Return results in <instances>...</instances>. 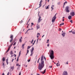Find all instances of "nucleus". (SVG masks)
Returning a JSON list of instances; mask_svg holds the SVG:
<instances>
[{"label": "nucleus", "mask_w": 75, "mask_h": 75, "mask_svg": "<svg viewBox=\"0 0 75 75\" xmlns=\"http://www.w3.org/2000/svg\"><path fill=\"white\" fill-rule=\"evenodd\" d=\"M25 44H23L22 45V47L23 48H24V46Z\"/></svg>", "instance_id": "c85d7f7f"}, {"label": "nucleus", "mask_w": 75, "mask_h": 75, "mask_svg": "<svg viewBox=\"0 0 75 75\" xmlns=\"http://www.w3.org/2000/svg\"><path fill=\"white\" fill-rule=\"evenodd\" d=\"M66 33H63L62 34V35L63 37H65V35Z\"/></svg>", "instance_id": "ddd939ff"}, {"label": "nucleus", "mask_w": 75, "mask_h": 75, "mask_svg": "<svg viewBox=\"0 0 75 75\" xmlns=\"http://www.w3.org/2000/svg\"><path fill=\"white\" fill-rule=\"evenodd\" d=\"M30 47H31V46H28V48H27V50H28V49H29V48H30Z\"/></svg>", "instance_id": "473e14b6"}, {"label": "nucleus", "mask_w": 75, "mask_h": 75, "mask_svg": "<svg viewBox=\"0 0 75 75\" xmlns=\"http://www.w3.org/2000/svg\"><path fill=\"white\" fill-rule=\"evenodd\" d=\"M70 14L71 16H72V17H74L75 16V13L74 12H72L70 13Z\"/></svg>", "instance_id": "0eeeda50"}, {"label": "nucleus", "mask_w": 75, "mask_h": 75, "mask_svg": "<svg viewBox=\"0 0 75 75\" xmlns=\"http://www.w3.org/2000/svg\"><path fill=\"white\" fill-rule=\"evenodd\" d=\"M10 38H11V39L10 40V42H12V41L13 40V35H11L10 36Z\"/></svg>", "instance_id": "423d86ee"}, {"label": "nucleus", "mask_w": 75, "mask_h": 75, "mask_svg": "<svg viewBox=\"0 0 75 75\" xmlns=\"http://www.w3.org/2000/svg\"><path fill=\"white\" fill-rule=\"evenodd\" d=\"M6 62V63H7V64L8 65V62Z\"/></svg>", "instance_id": "37998d69"}, {"label": "nucleus", "mask_w": 75, "mask_h": 75, "mask_svg": "<svg viewBox=\"0 0 75 75\" xmlns=\"http://www.w3.org/2000/svg\"><path fill=\"white\" fill-rule=\"evenodd\" d=\"M44 36V35H43V36H42V38Z\"/></svg>", "instance_id": "0e129e2a"}, {"label": "nucleus", "mask_w": 75, "mask_h": 75, "mask_svg": "<svg viewBox=\"0 0 75 75\" xmlns=\"http://www.w3.org/2000/svg\"><path fill=\"white\" fill-rule=\"evenodd\" d=\"M9 51L7 50V51H6V52H8V51Z\"/></svg>", "instance_id": "69168bd1"}, {"label": "nucleus", "mask_w": 75, "mask_h": 75, "mask_svg": "<svg viewBox=\"0 0 75 75\" xmlns=\"http://www.w3.org/2000/svg\"><path fill=\"white\" fill-rule=\"evenodd\" d=\"M54 5H52V6L51 7V8H52V10H54Z\"/></svg>", "instance_id": "4be33fe9"}, {"label": "nucleus", "mask_w": 75, "mask_h": 75, "mask_svg": "<svg viewBox=\"0 0 75 75\" xmlns=\"http://www.w3.org/2000/svg\"><path fill=\"white\" fill-rule=\"evenodd\" d=\"M14 59H12V62H13V61H14Z\"/></svg>", "instance_id": "49530a36"}, {"label": "nucleus", "mask_w": 75, "mask_h": 75, "mask_svg": "<svg viewBox=\"0 0 75 75\" xmlns=\"http://www.w3.org/2000/svg\"><path fill=\"white\" fill-rule=\"evenodd\" d=\"M68 18L69 19V20H71L72 18V16H69L68 17Z\"/></svg>", "instance_id": "4468645a"}, {"label": "nucleus", "mask_w": 75, "mask_h": 75, "mask_svg": "<svg viewBox=\"0 0 75 75\" xmlns=\"http://www.w3.org/2000/svg\"><path fill=\"white\" fill-rule=\"evenodd\" d=\"M22 41V40H21V38L19 39V42H21Z\"/></svg>", "instance_id": "c756f323"}, {"label": "nucleus", "mask_w": 75, "mask_h": 75, "mask_svg": "<svg viewBox=\"0 0 75 75\" xmlns=\"http://www.w3.org/2000/svg\"><path fill=\"white\" fill-rule=\"evenodd\" d=\"M29 52V50L27 49V54H28Z\"/></svg>", "instance_id": "e433bc0d"}, {"label": "nucleus", "mask_w": 75, "mask_h": 75, "mask_svg": "<svg viewBox=\"0 0 75 75\" xmlns=\"http://www.w3.org/2000/svg\"><path fill=\"white\" fill-rule=\"evenodd\" d=\"M34 43H33V45H34Z\"/></svg>", "instance_id": "774afa93"}, {"label": "nucleus", "mask_w": 75, "mask_h": 75, "mask_svg": "<svg viewBox=\"0 0 75 75\" xmlns=\"http://www.w3.org/2000/svg\"><path fill=\"white\" fill-rule=\"evenodd\" d=\"M16 66H18V67H20V65H19V64H16Z\"/></svg>", "instance_id": "cd10ccee"}, {"label": "nucleus", "mask_w": 75, "mask_h": 75, "mask_svg": "<svg viewBox=\"0 0 75 75\" xmlns=\"http://www.w3.org/2000/svg\"><path fill=\"white\" fill-rule=\"evenodd\" d=\"M2 61H5V57H4L2 58Z\"/></svg>", "instance_id": "aec40b11"}, {"label": "nucleus", "mask_w": 75, "mask_h": 75, "mask_svg": "<svg viewBox=\"0 0 75 75\" xmlns=\"http://www.w3.org/2000/svg\"><path fill=\"white\" fill-rule=\"evenodd\" d=\"M28 62H30V59L28 60Z\"/></svg>", "instance_id": "c03bdc74"}, {"label": "nucleus", "mask_w": 75, "mask_h": 75, "mask_svg": "<svg viewBox=\"0 0 75 75\" xmlns=\"http://www.w3.org/2000/svg\"><path fill=\"white\" fill-rule=\"evenodd\" d=\"M46 71V69H45L44 71V72H42V71H40L42 73V74H45V71Z\"/></svg>", "instance_id": "dca6fc26"}, {"label": "nucleus", "mask_w": 75, "mask_h": 75, "mask_svg": "<svg viewBox=\"0 0 75 75\" xmlns=\"http://www.w3.org/2000/svg\"><path fill=\"white\" fill-rule=\"evenodd\" d=\"M35 40L34 41V43H35Z\"/></svg>", "instance_id": "4d7b16f0"}, {"label": "nucleus", "mask_w": 75, "mask_h": 75, "mask_svg": "<svg viewBox=\"0 0 75 75\" xmlns=\"http://www.w3.org/2000/svg\"><path fill=\"white\" fill-rule=\"evenodd\" d=\"M50 57L51 59H53L54 58V51L53 50L51 51V53H50Z\"/></svg>", "instance_id": "f03ea898"}, {"label": "nucleus", "mask_w": 75, "mask_h": 75, "mask_svg": "<svg viewBox=\"0 0 75 75\" xmlns=\"http://www.w3.org/2000/svg\"><path fill=\"white\" fill-rule=\"evenodd\" d=\"M23 23V21L22 20H21V21L19 22V23H20V24H21L22 23Z\"/></svg>", "instance_id": "412c9836"}, {"label": "nucleus", "mask_w": 75, "mask_h": 75, "mask_svg": "<svg viewBox=\"0 0 75 75\" xmlns=\"http://www.w3.org/2000/svg\"><path fill=\"white\" fill-rule=\"evenodd\" d=\"M52 66H50L49 67V68H52Z\"/></svg>", "instance_id": "603ef678"}, {"label": "nucleus", "mask_w": 75, "mask_h": 75, "mask_svg": "<svg viewBox=\"0 0 75 75\" xmlns=\"http://www.w3.org/2000/svg\"><path fill=\"white\" fill-rule=\"evenodd\" d=\"M64 23H61L60 24V26H61V25H64Z\"/></svg>", "instance_id": "72a5a7b5"}, {"label": "nucleus", "mask_w": 75, "mask_h": 75, "mask_svg": "<svg viewBox=\"0 0 75 75\" xmlns=\"http://www.w3.org/2000/svg\"><path fill=\"white\" fill-rule=\"evenodd\" d=\"M36 27H37V30H38V28H40V25L38 24V25L36 26Z\"/></svg>", "instance_id": "9b49d317"}, {"label": "nucleus", "mask_w": 75, "mask_h": 75, "mask_svg": "<svg viewBox=\"0 0 75 75\" xmlns=\"http://www.w3.org/2000/svg\"><path fill=\"white\" fill-rule=\"evenodd\" d=\"M14 55H15V57H16V54H14Z\"/></svg>", "instance_id": "864d4df0"}, {"label": "nucleus", "mask_w": 75, "mask_h": 75, "mask_svg": "<svg viewBox=\"0 0 75 75\" xmlns=\"http://www.w3.org/2000/svg\"><path fill=\"white\" fill-rule=\"evenodd\" d=\"M2 65H3V68H4L5 67H4V62H3Z\"/></svg>", "instance_id": "b1692460"}, {"label": "nucleus", "mask_w": 75, "mask_h": 75, "mask_svg": "<svg viewBox=\"0 0 75 75\" xmlns=\"http://www.w3.org/2000/svg\"><path fill=\"white\" fill-rule=\"evenodd\" d=\"M50 45L49 44H48L47 45V46L48 47H49V46Z\"/></svg>", "instance_id": "3c124183"}, {"label": "nucleus", "mask_w": 75, "mask_h": 75, "mask_svg": "<svg viewBox=\"0 0 75 75\" xmlns=\"http://www.w3.org/2000/svg\"><path fill=\"white\" fill-rule=\"evenodd\" d=\"M65 3H67V1H66L64 3V5L63 6V8H64V5H65Z\"/></svg>", "instance_id": "a878e982"}, {"label": "nucleus", "mask_w": 75, "mask_h": 75, "mask_svg": "<svg viewBox=\"0 0 75 75\" xmlns=\"http://www.w3.org/2000/svg\"><path fill=\"white\" fill-rule=\"evenodd\" d=\"M44 58L45 60H46V58H45V57H44Z\"/></svg>", "instance_id": "de8ad7c7"}, {"label": "nucleus", "mask_w": 75, "mask_h": 75, "mask_svg": "<svg viewBox=\"0 0 75 75\" xmlns=\"http://www.w3.org/2000/svg\"><path fill=\"white\" fill-rule=\"evenodd\" d=\"M10 74V73H9V72H8L7 75H9Z\"/></svg>", "instance_id": "5fc2aeb1"}, {"label": "nucleus", "mask_w": 75, "mask_h": 75, "mask_svg": "<svg viewBox=\"0 0 75 75\" xmlns=\"http://www.w3.org/2000/svg\"><path fill=\"white\" fill-rule=\"evenodd\" d=\"M66 64H68V62H66Z\"/></svg>", "instance_id": "09e8293b"}, {"label": "nucleus", "mask_w": 75, "mask_h": 75, "mask_svg": "<svg viewBox=\"0 0 75 75\" xmlns=\"http://www.w3.org/2000/svg\"><path fill=\"white\" fill-rule=\"evenodd\" d=\"M13 55H11V57H13Z\"/></svg>", "instance_id": "e2e57ef3"}, {"label": "nucleus", "mask_w": 75, "mask_h": 75, "mask_svg": "<svg viewBox=\"0 0 75 75\" xmlns=\"http://www.w3.org/2000/svg\"><path fill=\"white\" fill-rule=\"evenodd\" d=\"M62 21H64V19H63Z\"/></svg>", "instance_id": "052dcab7"}, {"label": "nucleus", "mask_w": 75, "mask_h": 75, "mask_svg": "<svg viewBox=\"0 0 75 75\" xmlns=\"http://www.w3.org/2000/svg\"><path fill=\"white\" fill-rule=\"evenodd\" d=\"M31 26H33V25H34V24L33 23H31Z\"/></svg>", "instance_id": "c9c22d12"}, {"label": "nucleus", "mask_w": 75, "mask_h": 75, "mask_svg": "<svg viewBox=\"0 0 75 75\" xmlns=\"http://www.w3.org/2000/svg\"><path fill=\"white\" fill-rule=\"evenodd\" d=\"M49 1H50V0H48L47 1L48 2H49Z\"/></svg>", "instance_id": "680f3d73"}, {"label": "nucleus", "mask_w": 75, "mask_h": 75, "mask_svg": "<svg viewBox=\"0 0 75 75\" xmlns=\"http://www.w3.org/2000/svg\"><path fill=\"white\" fill-rule=\"evenodd\" d=\"M45 8L46 9H48V8H49V5H48L47 7L46 6Z\"/></svg>", "instance_id": "6ab92c4d"}, {"label": "nucleus", "mask_w": 75, "mask_h": 75, "mask_svg": "<svg viewBox=\"0 0 75 75\" xmlns=\"http://www.w3.org/2000/svg\"><path fill=\"white\" fill-rule=\"evenodd\" d=\"M2 75H4V73H3V74H2Z\"/></svg>", "instance_id": "8fccbe9b"}, {"label": "nucleus", "mask_w": 75, "mask_h": 75, "mask_svg": "<svg viewBox=\"0 0 75 75\" xmlns=\"http://www.w3.org/2000/svg\"><path fill=\"white\" fill-rule=\"evenodd\" d=\"M70 23H72V20H70Z\"/></svg>", "instance_id": "58836bf2"}, {"label": "nucleus", "mask_w": 75, "mask_h": 75, "mask_svg": "<svg viewBox=\"0 0 75 75\" xmlns=\"http://www.w3.org/2000/svg\"><path fill=\"white\" fill-rule=\"evenodd\" d=\"M9 50H10V47L8 48V51H9Z\"/></svg>", "instance_id": "6e6d98bb"}, {"label": "nucleus", "mask_w": 75, "mask_h": 75, "mask_svg": "<svg viewBox=\"0 0 75 75\" xmlns=\"http://www.w3.org/2000/svg\"><path fill=\"white\" fill-rule=\"evenodd\" d=\"M38 40L37 39V42H38Z\"/></svg>", "instance_id": "13d9d810"}, {"label": "nucleus", "mask_w": 75, "mask_h": 75, "mask_svg": "<svg viewBox=\"0 0 75 75\" xmlns=\"http://www.w3.org/2000/svg\"><path fill=\"white\" fill-rule=\"evenodd\" d=\"M66 12L67 13H69V9L68 10H66Z\"/></svg>", "instance_id": "393cba45"}, {"label": "nucleus", "mask_w": 75, "mask_h": 75, "mask_svg": "<svg viewBox=\"0 0 75 75\" xmlns=\"http://www.w3.org/2000/svg\"><path fill=\"white\" fill-rule=\"evenodd\" d=\"M63 75H68V73H67V71H64L63 72Z\"/></svg>", "instance_id": "6e6552de"}, {"label": "nucleus", "mask_w": 75, "mask_h": 75, "mask_svg": "<svg viewBox=\"0 0 75 75\" xmlns=\"http://www.w3.org/2000/svg\"><path fill=\"white\" fill-rule=\"evenodd\" d=\"M38 16L39 18L38 19V23H40V22H41V21L42 20L41 19V17L40 16V15H39V14H38Z\"/></svg>", "instance_id": "20e7f679"}, {"label": "nucleus", "mask_w": 75, "mask_h": 75, "mask_svg": "<svg viewBox=\"0 0 75 75\" xmlns=\"http://www.w3.org/2000/svg\"><path fill=\"white\" fill-rule=\"evenodd\" d=\"M20 54H21V51H20L19 52V56L18 57V58H17V61H18V58H19V57H20Z\"/></svg>", "instance_id": "f8f14e48"}, {"label": "nucleus", "mask_w": 75, "mask_h": 75, "mask_svg": "<svg viewBox=\"0 0 75 75\" xmlns=\"http://www.w3.org/2000/svg\"><path fill=\"white\" fill-rule=\"evenodd\" d=\"M56 15H57V14H55L54 17L52 18V23H54V22H55V20H56Z\"/></svg>", "instance_id": "7ed1b4c3"}, {"label": "nucleus", "mask_w": 75, "mask_h": 75, "mask_svg": "<svg viewBox=\"0 0 75 75\" xmlns=\"http://www.w3.org/2000/svg\"><path fill=\"white\" fill-rule=\"evenodd\" d=\"M40 58H39V59H38L37 61V63H39V61H40Z\"/></svg>", "instance_id": "7c9ffc66"}, {"label": "nucleus", "mask_w": 75, "mask_h": 75, "mask_svg": "<svg viewBox=\"0 0 75 75\" xmlns=\"http://www.w3.org/2000/svg\"><path fill=\"white\" fill-rule=\"evenodd\" d=\"M44 57L42 56L41 58V63H40L39 64L38 69L39 71H41L44 67V61H42Z\"/></svg>", "instance_id": "f257e3e1"}, {"label": "nucleus", "mask_w": 75, "mask_h": 75, "mask_svg": "<svg viewBox=\"0 0 75 75\" xmlns=\"http://www.w3.org/2000/svg\"><path fill=\"white\" fill-rule=\"evenodd\" d=\"M34 41L33 39H32V41L31 42V43H32V44H33V41Z\"/></svg>", "instance_id": "a19ab883"}, {"label": "nucleus", "mask_w": 75, "mask_h": 75, "mask_svg": "<svg viewBox=\"0 0 75 75\" xmlns=\"http://www.w3.org/2000/svg\"><path fill=\"white\" fill-rule=\"evenodd\" d=\"M40 14V12H39V13H38V14Z\"/></svg>", "instance_id": "338daca9"}, {"label": "nucleus", "mask_w": 75, "mask_h": 75, "mask_svg": "<svg viewBox=\"0 0 75 75\" xmlns=\"http://www.w3.org/2000/svg\"><path fill=\"white\" fill-rule=\"evenodd\" d=\"M21 71H20L18 75H21Z\"/></svg>", "instance_id": "4c0bfd02"}, {"label": "nucleus", "mask_w": 75, "mask_h": 75, "mask_svg": "<svg viewBox=\"0 0 75 75\" xmlns=\"http://www.w3.org/2000/svg\"><path fill=\"white\" fill-rule=\"evenodd\" d=\"M49 42V39L47 40V41L46 42V43H48Z\"/></svg>", "instance_id": "f704fd0d"}, {"label": "nucleus", "mask_w": 75, "mask_h": 75, "mask_svg": "<svg viewBox=\"0 0 75 75\" xmlns=\"http://www.w3.org/2000/svg\"><path fill=\"white\" fill-rule=\"evenodd\" d=\"M69 9V6H66L65 8V10H68Z\"/></svg>", "instance_id": "f3484780"}, {"label": "nucleus", "mask_w": 75, "mask_h": 75, "mask_svg": "<svg viewBox=\"0 0 75 75\" xmlns=\"http://www.w3.org/2000/svg\"><path fill=\"white\" fill-rule=\"evenodd\" d=\"M13 43H12V44L10 46V47H11V46H12V45H13Z\"/></svg>", "instance_id": "ea45409f"}, {"label": "nucleus", "mask_w": 75, "mask_h": 75, "mask_svg": "<svg viewBox=\"0 0 75 75\" xmlns=\"http://www.w3.org/2000/svg\"><path fill=\"white\" fill-rule=\"evenodd\" d=\"M32 48V50L31 51V54H30V56H32L33 54V53H34V52H33L34 50V47H33Z\"/></svg>", "instance_id": "39448f33"}, {"label": "nucleus", "mask_w": 75, "mask_h": 75, "mask_svg": "<svg viewBox=\"0 0 75 75\" xmlns=\"http://www.w3.org/2000/svg\"><path fill=\"white\" fill-rule=\"evenodd\" d=\"M69 33H72V34H75V32H72V30H71V31H69Z\"/></svg>", "instance_id": "a211bd4d"}, {"label": "nucleus", "mask_w": 75, "mask_h": 75, "mask_svg": "<svg viewBox=\"0 0 75 75\" xmlns=\"http://www.w3.org/2000/svg\"><path fill=\"white\" fill-rule=\"evenodd\" d=\"M56 65H57V67H58L59 66V65H60L59 64H58V63H57L56 64Z\"/></svg>", "instance_id": "bb28decb"}, {"label": "nucleus", "mask_w": 75, "mask_h": 75, "mask_svg": "<svg viewBox=\"0 0 75 75\" xmlns=\"http://www.w3.org/2000/svg\"><path fill=\"white\" fill-rule=\"evenodd\" d=\"M42 0H41L40 4L39 5L40 6L39 7H40L41 6H42Z\"/></svg>", "instance_id": "1a4fd4ad"}, {"label": "nucleus", "mask_w": 75, "mask_h": 75, "mask_svg": "<svg viewBox=\"0 0 75 75\" xmlns=\"http://www.w3.org/2000/svg\"><path fill=\"white\" fill-rule=\"evenodd\" d=\"M15 44H16V42H15L14 44H13V45H15Z\"/></svg>", "instance_id": "79ce46f5"}, {"label": "nucleus", "mask_w": 75, "mask_h": 75, "mask_svg": "<svg viewBox=\"0 0 75 75\" xmlns=\"http://www.w3.org/2000/svg\"><path fill=\"white\" fill-rule=\"evenodd\" d=\"M57 4L58 5L60 4V2H58Z\"/></svg>", "instance_id": "a18cd8bd"}, {"label": "nucleus", "mask_w": 75, "mask_h": 75, "mask_svg": "<svg viewBox=\"0 0 75 75\" xmlns=\"http://www.w3.org/2000/svg\"><path fill=\"white\" fill-rule=\"evenodd\" d=\"M8 58L6 60V62H8Z\"/></svg>", "instance_id": "2f4dec72"}, {"label": "nucleus", "mask_w": 75, "mask_h": 75, "mask_svg": "<svg viewBox=\"0 0 75 75\" xmlns=\"http://www.w3.org/2000/svg\"><path fill=\"white\" fill-rule=\"evenodd\" d=\"M13 51H11L10 54L11 55H13Z\"/></svg>", "instance_id": "5701e85b"}, {"label": "nucleus", "mask_w": 75, "mask_h": 75, "mask_svg": "<svg viewBox=\"0 0 75 75\" xmlns=\"http://www.w3.org/2000/svg\"><path fill=\"white\" fill-rule=\"evenodd\" d=\"M40 34L39 33H37V38H38V37H39V36H40Z\"/></svg>", "instance_id": "2eb2a0df"}, {"label": "nucleus", "mask_w": 75, "mask_h": 75, "mask_svg": "<svg viewBox=\"0 0 75 75\" xmlns=\"http://www.w3.org/2000/svg\"><path fill=\"white\" fill-rule=\"evenodd\" d=\"M16 48V46H15L14 47V49H15Z\"/></svg>", "instance_id": "bf43d9fd"}, {"label": "nucleus", "mask_w": 75, "mask_h": 75, "mask_svg": "<svg viewBox=\"0 0 75 75\" xmlns=\"http://www.w3.org/2000/svg\"><path fill=\"white\" fill-rule=\"evenodd\" d=\"M14 69V66H12L11 67V69L9 70L10 71H13Z\"/></svg>", "instance_id": "9d476101"}]
</instances>
